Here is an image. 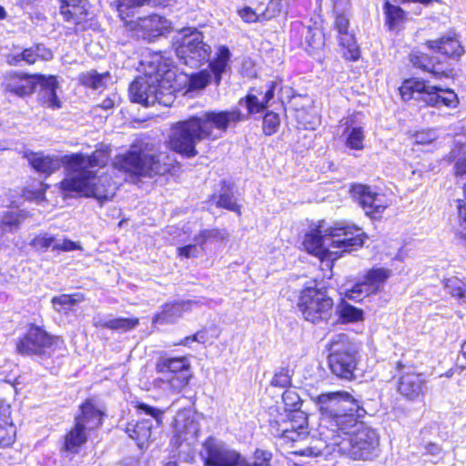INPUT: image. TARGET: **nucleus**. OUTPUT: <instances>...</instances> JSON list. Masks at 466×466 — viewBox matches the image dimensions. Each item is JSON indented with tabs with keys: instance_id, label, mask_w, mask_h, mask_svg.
I'll list each match as a JSON object with an SVG mask.
<instances>
[{
	"instance_id": "1",
	"label": "nucleus",
	"mask_w": 466,
	"mask_h": 466,
	"mask_svg": "<svg viewBox=\"0 0 466 466\" xmlns=\"http://www.w3.org/2000/svg\"><path fill=\"white\" fill-rule=\"evenodd\" d=\"M109 156L108 146H102L91 156L76 153L60 157L43 152L25 153L30 166L39 173L51 175L62 166L66 167L67 176L60 182V189L66 196L76 193L93 197L100 202L112 198L116 188V182L112 181L108 175H97L107 163Z\"/></svg>"
},
{
	"instance_id": "2",
	"label": "nucleus",
	"mask_w": 466,
	"mask_h": 466,
	"mask_svg": "<svg viewBox=\"0 0 466 466\" xmlns=\"http://www.w3.org/2000/svg\"><path fill=\"white\" fill-rule=\"evenodd\" d=\"M145 63L147 65L145 76L137 77L129 86L131 101L145 106L156 103L170 106L177 90L171 60L157 53Z\"/></svg>"
},
{
	"instance_id": "3",
	"label": "nucleus",
	"mask_w": 466,
	"mask_h": 466,
	"mask_svg": "<svg viewBox=\"0 0 466 466\" xmlns=\"http://www.w3.org/2000/svg\"><path fill=\"white\" fill-rule=\"evenodd\" d=\"M313 400L321 414L323 427L328 431L321 434L331 443H338L337 438L341 434L347 436L365 414L359 400L347 391L322 393Z\"/></svg>"
},
{
	"instance_id": "4",
	"label": "nucleus",
	"mask_w": 466,
	"mask_h": 466,
	"mask_svg": "<svg viewBox=\"0 0 466 466\" xmlns=\"http://www.w3.org/2000/svg\"><path fill=\"white\" fill-rule=\"evenodd\" d=\"M173 159L167 152H152L147 146L133 145L125 154L116 156L113 160L115 169L127 177H154L169 171Z\"/></svg>"
},
{
	"instance_id": "5",
	"label": "nucleus",
	"mask_w": 466,
	"mask_h": 466,
	"mask_svg": "<svg viewBox=\"0 0 466 466\" xmlns=\"http://www.w3.org/2000/svg\"><path fill=\"white\" fill-rule=\"evenodd\" d=\"M328 364L332 374L352 380L359 364V347L346 334L334 335L329 344Z\"/></svg>"
},
{
	"instance_id": "6",
	"label": "nucleus",
	"mask_w": 466,
	"mask_h": 466,
	"mask_svg": "<svg viewBox=\"0 0 466 466\" xmlns=\"http://www.w3.org/2000/svg\"><path fill=\"white\" fill-rule=\"evenodd\" d=\"M102 415L90 400L81 406V413L76 418L74 426L64 438L61 451L66 456L72 457L79 452L86 442L89 432L102 424Z\"/></svg>"
},
{
	"instance_id": "7",
	"label": "nucleus",
	"mask_w": 466,
	"mask_h": 466,
	"mask_svg": "<svg viewBox=\"0 0 466 466\" xmlns=\"http://www.w3.org/2000/svg\"><path fill=\"white\" fill-rule=\"evenodd\" d=\"M161 377L153 381L156 389L167 391V393H178L189 382L190 363L186 357L162 358L156 366Z\"/></svg>"
},
{
	"instance_id": "8",
	"label": "nucleus",
	"mask_w": 466,
	"mask_h": 466,
	"mask_svg": "<svg viewBox=\"0 0 466 466\" xmlns=\"http://www.w3.org/2000/svg\"><path fill=\"white\" fill-rule=\"evenodd\" d=\"M400 93L405 100L411 98L424 101L428 106H445L455 108L459 105L456 93L437 86H430L425 81L410 79L403 83Z\"/></svg>"
},
{
	"instance_id": "9",
	"label": "nucleus",
	"mask_w": 466,
	"mask_h": 466,
	"mask_svg": "<svg viewBox=\"0 0 466 466\" xmlns=\"http://www.w3.org/2000/svg\"><path fill=\"white\" fill-rule=\"evenodd\" d=\"M338 443L333 445L340 446L341 451L349 452L354 460H370L375 455L379 445L377 432L363 425L358 420V426L354 427L347 436L341 434L337 438Z\"/></svg>"
},
{
	"instance_id": "10",
	"label": "nucleus",
	"mask_w": 466,
	"mask_h": 466,
	"mask_svg": "<svg viewBox=\"0 0 466 466\" xmlns=\"http://www.w3.org/2000/svg\"><path fill=\"white\" fill-rule=\"evenodd\" d=\"M176 55L184 65L197 68L209 61L211 47L204 42L203 34L196 28H185L177 40Z\"/></svg>"
},
{
	"instance_id": "11",
	"label": "nucleus",
	"mask_w": 466,
	"mask_h": 466,
	"mask_svg": "<svg viewBox=\"0 0 466 466\" xmlns=\"http://www.w3.org/2000/svg\"><path fill=\"white\" fill-rule=\"evenodd\" d=\"M325 5L333 14V28L338 33L339 45L348 51L345 56L350 60H357L360 56V50L354 35L350 31V0H326Z\"/></svg>"
},
{
	"instance_id": "12",
	"label": "nucleus",
	"mask_w": 466,
	"mask_h": 466,
	"mask_svg": "<svg viewBox=\"0 0 466 466\" xmlns=\"http://www.w3.org/2000/svg\"><path fill=\"white\" fill-rule=\"evenodd\" d=\"M204 139L216 140L222 137L230 127L247 119L240 109L206 111L195 116Z\"/></svg>"
},
{
	"instance_id": "13",
	"label": "nucleus",
	"mask_w": 466,
	"mask_h": 466,
	"mask_svg": "<svg viewBox=\"0 0 466 466\" xmlns=\"http://www.w3.org/2000/svg\"><path fill=\"white\" fill-rule=\"evenodd\" d=\"M298 308L307 321L317 323L330 316L333 300L326 289L307 286L300 292Z\"/></svg>"
},
{
	"instance_id": "14",
	"label": "nucleus",
	"mask_w": 466,
	"mask_h": 466,
	"mask_svg": "<svg viewBox=\"0 0 466 466\" xmlns=\"http://www.w3.org/2000/svg\"><path fill=\"white\" fill-rule=\"evenodd\" d=\"M361 228L347 222H337L326 229V244L330 247L332 258L354 250L363 245Z\"/></svg>"
},
{
	"instance_id": "15",
	"label": "nucleus",
	"mask_w": 466,
	"mask_h": 466,
	"mask_svg": "<svg viewBox=\"0 0 466 466\" xmlns=\"http://www.w3.org/2000/svg\"><path fill=\"white\" fill-rule=\"evenodd\" d=\"M204 140L196 117H190L185 121L176 123L170 130L168 145L169 147L187 157L197 155L196 145Z\"/></svg>"
},
{
	"instance_id": "16",
	"label": "nucleus",
	"mask_w": 466,
	"mask_h": 466,
	"mask_svg": "<svg viewBox=\"0 0 466 466\" xmlns=\"http://www.w3.org/2000/svg\"><path fill=\"white\" fill-rule=\"evenodd\" d=\"M199 457L205 466H239L241 455L223 441L208 437L201 445Z\"/></svg>"
},
{
	"instance_id": "17",
	"label": "nucleus",
	"mask_w": 466,
	"mask_h": 466,
	"mask_svg": "<svg viewBox=\"0 0 466 466\" xmlns=\"http://www.w3.org/2000/svg\"><path fill=\"white\" fill-rule=\"evenodd\" d=\"M57 340V338L49 335L40 327L32 325L16 342V350L22 355H42Z\"/></svg>"
},
{
	"instance_id": "18",
	"label": "nucleus",
	"mask_w": 466,
	"mask_h": 466,
	"mask_svg": "<svg viewBox=\"0 0 466 466\" xmlns=\"http://www.w3.org/2000/svg\"><path fill=\"white\" fill-rule=\"evenodd\" d=\"M390 276V269L373 268L367 271L361 281L346 290L345 297L352 300H360L363 297L378 293L382 290Z\"/></svg>"
},
{
	"instance_id": "19",
	"label": "nucleus",
	"mask_w": 466,
	"mask_h": 466,
	"mask_svg": "<svg viewBox=\"0 0 466 466\" xmlns=\"http://www.w3.org/2000/svg\"><path fill=\"white\" fill-rule=\"evenodd\" d=\"M288 420L279 423L278 420L271 421V431L274 435L290 441H298L305 439L308 434V416L302 411L289 412Z\"/></svg>"
},
{
	"instance_id": "20",
	"label": "nucleus",
	"mask_w": 466,
	"mask_h": 466,
	"mask_svg": "<svg viewBox=\"0 0 466 466\" xmlns=\"http://www.w3.org/2000/svg\"><path fill=\"white\" fill-rule=\"evenodd\" d=\"M351 192L365 213L373 218L380 216L391 203L386 195L373 192L370 187L364 185L354 186Z\"/></svg>"
},
{
	"instance_id": "21",
	"label": "nucleus",
	"mask_w": 466,
	"mask_h": 466,
	"mask_svg": "<svg viewBox=\"0 0 466 466\" xmlns=\"http://www.w3.org/2000/svg\"><path fill=\"white\" fill-rule=\"evenodd\" d=\"M426 390V380L420 373L407 371L399 379L397 390L406 400L417 401L423 399Z\"/></svg>"
},
{
	"instance_id": "22",
	"label": "nucleus",
	"mask_w": 466,
	"mask_h": 466,
	"mask_svg": "<svg viewBox=\"0 0 466 466\" xmlns=\"http://www.w3.org/2000/svg\"><path fill=\"white\" fill-rule=\"evenodd\" d=\"M30 245L40 252H46L49 248L53 251L70 252L74 250H81L82 247L78 242L72 241L67 238H57L49 233H43L35 236Z\"/></svg>"
},
{
	"instance_id": "23",
	"label": "nucleus",
	"mask_w": 466,
	"mask_h": 466,
	"mask_svg": "<svg viewBox=\"0 0 466 466\" xmlns=\"http://www.w3.org/2000/svg\"><path fill=\"white\" fill-rule=\"evenodd\" d=\"M39 75L8 73L3 83L5 90L18 96L31 94L37 86Z\"/></svg>"
},
{
	"instance_id": "24",
	"label": "nucleus",
	"mask_w": 466,
	"mask_h": 466,
	"mask_svg": "<svg viewBox=\"0 0 466 466\" xmlns=\"http://www.w3.org/2000/svg\"><path fill=\"white\" fill-rule=\"evenodd\" d=\"M170 28V22L158 15L140 17L134 29L137 35L152 41L155 37L164 34Z\"/></svg>"
},
{
	"instance_id": "25",
	"label": "nucleus",
	"mask_w": 466,
	"mask_h": 466,
	"mask_svg": "<svg viewBox=\"0 0 466 466\" xmlns=\"http://www.w3.org/2000/svg\"><path fill=\"white\" fill-rule=\"evenodd\" d=\"M426 46L433 52L447 57L458 59L464 54V48L454 35L441 36L436 40H429Z\"/></svg>"
},
{
	"instance_id": "26",
	"label": "nucleus",
	"mask_w": 466,
	"mask_h": 466,
	"mask_svg": "<svg viewBox=\"0 0 466 466\" xmlns=\"http://www.w3.org/2000/svg\"><path fill=\"white\" fill-rule=\"evenodd\" d=\"M321 233L320 229H315L308 233L303 241L305 249L321 260L326 258L336 259V258H332L331 251L333 250L326 244V232L324 235Z\"/></svg>"
},
{
	"instance_id": "27",
	"label": "nucleus",
	"mask_w": 466,
	"mask_h": 466,
	"mask_svg": "<svg viewBox=\"0 0 466 466\" xmlns=\"http://www.w3.org/2000/svg\"><path fill=\"white\" fill-rule=\"evenodd\" d=\"M40 90L38 93L39 102L49 108L56 109L61 106V102L56 96L57 82L55 76H45L39 75L38 83Z\"/></svg>"
},
{
	"instance_id": "28",
	"label": "nucleus",
	"mask_w": 466,
	"mask_h": 466,
	"mask_svg": "<svg viewBox=\"0 0 466 466\" xmlns=\"http://www.w3.org/2000/svg\"><path fill=\"white\" fill-rule=\"evenodd\" d=\"M60 14L65 21L78 25L88 15L87 0H61Z\"/></svg>"
},
{
	"instance_id": "29",
	"label": "nucleus",
	"mask_w": 466,
	"mask_h": 466,
	"mask_svg": "<svg viewBox=\"0 0 466 466\" xmlns=\"http://www.w3.org/2000/svg\"><path fill=\"white\" fill-rule=\"evenodd\" d=\"M198 304V301L186 300L166 304L160 313L155 315L153 319L154 324H167L177 320L181 315L190 310L194 306Z\"/></svg>"
},
{
	"instance_id": "30",
	"label": "nucleus",
	"mask_w": 466,
	"mask_h": 466,
	"mask_svg": "<svg viewBox=\"0 0 466 466\" xmlns=\"http://www.w3.org/2000/svg\"><path fill=\"white\" fill-rule=\"evenodd\" d=\"M175 433L177 441H189L197 439L199 425L195 419L186 412L178 413L175 419Z\"/></svg>"
},
{
	"instance_id": "31",
	"label": "nucleus",
	"mask_w": 466,
	"mask_h": 466,
	"mask_svg": "<svg viewBox=\"0 0 466 466\" xmlns=\"http://www.w3.org/2000/svg\"><path fill=\"white\" fill-rule=\"evenodd\" d=\"M358 116L355 115L345 122L344 135L346 137V146L353 150H362L364 148L365 133L363 127L358 125L355 120Z\"/></svg>"
},
{
	"instance_id": "32",
	"label": "nucleus",
	"mask_w": 466,
	"mask_h": 466,
	"mask_svg": "<svg viewBox=\"0 0 466 466\" xmlns=\"http://www.w3.org/2000/svg\"><path fill=\"white\" fill-rule=\"evenodd\" d=\"M152 427L151 420H141L135 424L129 423L127 427V432L131 439L137 441L140 449H144L151 437Z\"/></svg>"
},
{
	"instance_id": "33",
	"label": "nucleus",
	"mask_w": 466,
	"mask_h": 466,
	"mask_svg": "<svg viewBox=\"0 0 466 466\" xmlns=\"http://www.w3.org/2000/svg\"><path fill=\"white\" fill-rule=\"evenodd\" d=\"M231 53L226 46L217 47L215 57L209 62L210 70L217 84H219L222 74L229 69Z\"/></svg>"
},
{
	"instance_id": "34",
	"label": "nucleus",
	"mask_w": 466,
	"mask_h": 466,
	"mask_svg": "<svg viewBox=\"0 0 466 466\" xmlns=\"http://www.w3.org/2000/svg\"><path fill=\"white\" fill-rule=\"evenodd\" d=\"M139 323L137 318H115V319H103L100 317L94 319V325L96 328H106L113 330L126 332L135 329Z\"/></svg>"
},
{
	"instance_id": "35",
	"label": "nucleus",
	"mask_w": 466,
	"mask_h": 466,
	"mask_svg": "<svg viewBox=\"0 0 466 466\" xmlns=\"http://www.w3.org/2000/svg\"><path fill=\"white\" fill-rule=\"evenodd\" d=\"M38 57L47 60L52 57V54L40 46H36L35 47H29L19 54L11 56L8 61L11 65H19L21 62L31 65L34 64Z\"/></svg>"
},
{
	"instance_id": "36",
	"label": "nucleus",
	"mask_w": 466,
	"mask_h": 466,
	"mask_svg": "<svg viewBox=\"0 0 466 466\" xmlns=\"http://www.w3.org/2000/svg\"><path fill=\"white\" fill-rule=\"evenodd\" d=\"M15 426L10 418L8 409L0 410V446L8 447L15 440Z\"/></svg>"
},
{
	"instance_id": "37",
	"label": "nucleus",
	"mask_w": 466,
	"mask_h": 466,
	"mask_svg": "<svg viewBox=\"0 0 466 466\" xmlns=\"http://www.w3.org/2000/svg\"><path fill=\"white\" fill-rule=\"evenodd\" d=\"M384 10L386 24L390 30H399L406 20L405 12L400 6L391 5L388 0L385 1Z\"/></svg>"
},
{
	"instance_id": "38",
	"label": "nucleus",
	"mask_w": 466,
	"mask_h": 466,
	"mask_svg": "<svg viewBox=\"0 0 466 466\" xmlns=\"http://www.w3.org/2000/svg\"><path fill=\"white\" fill-rule=\"evenodd\" d=\"M337 314L342 323H354L364 319L363 310L346 301H341L337 307Z\"/></svg>"
},
{
	"instance_id": "39",
	"label": "nucleus",
	"mask_w": 466,
	"mask_h": 466,
	"mask_svg": "<svg viewBox=\"0 0 466 466\" xmlns=\"http://www.w3.org/2000/svg\"><path fill=\"white\" fill-rule=\"evenodd\" d=\"M444 289L460 303H466V279L451 277L443 281Z\"/></svg>"
},
{
	"instance_id": "40",
	"label": "nucleus",
	"mask_w": 466,
	"mask_h": 466,
	"mask_svg": "<svg viewBox=\"0 0 466 466\" xmlns=\"http://www.w3.org/2000/svg\"><path fill=\"white\" fill-rule=\"evenodd\" d=\"M410 62L413 66L421 68L424 71H428L434 76H441L444 73L443 69L437 68V65L433 63L432 58L429 57L426 54L413 52L410 55Z\"/></svg>"
},
{
	"instance_id": "41",
	"label": "nucleus",
	"mask_w": 466,
	"mask_h": 466,
	"mask_svg": "<svg viewBox=\"0 0 466 466\" xmlns=\"http://www.w3.org/2000/svg\"><path fill=\"white\" fill-rule=\"evenodd\" d=\"M109 78L108 73L97 74L96 71H88L83 73L79 79L84 86L97 90L105 87Z\"/></svg>"
},
{
	"instance_id": "42",
	"label": "nucleus",
	"mask_w": 466,
	"mask_h": 466,
	"mask_svg": "<svg viewBox=\"0 0 466 466\" xmlns=\"http://www.w3.org/2000/svg\"><path fill=\"white\" fill-rule=\"evenodd\" d=\"M228 238V233L225 229H203L194 238V241L199 245L201 249L205 243L208 241H223Z\"/></svg>"
},
{
	"instance_id": "43",
	"label": "nucleus",
	"mask_w": 466,
	"mask_h": 466,
	"mask_svg": "<svg viewBox=\"0 0 466 466\" xmlns=\"http://www.w3.org/2000/svg\"><path fill=\"white\" fill-rule=\"evenodd\" d=\"M83 300V297L80 295H67L63 294L58 297H54L52 299V304L54 309L58 312H66L67 310L72 309V308L81 302Z\"/></svg>"
},
{
	"instance_id": "44",
	"label": "nucleus",
	"mask_w": 466,
	"mask_h": 466,
	"mask_svg": "<svg viewBox=\"0 0 466 466\" xmlns=\"http://www.w3.org/2000/svg\"><path fill=\"white\" fill-rule=\"evenodd\" d=\"M239 105H244L247 107V115H252L261 112L267 105L265 101L259 99L254 94H248L245 98L239 100Z\"/></svg>"
},
{
	"instance_id": "45",
	"label": "nucleus",
	"mask_w": 466,
	"mask_h": 466,
	"mask_svg": "<svg viewBox=\"0 0 466 466\" xmlns=\"http://www.w3.org/2000/svg\"><path fill=\"white\" fill-rule=\"evenodd\" d=\"M21 215L18 211H10L4 215L0 225L3 226V236L6 232H13L18 228L21 221Z\"/></svg>"
},
{
	"instance_id": "46",
	"label": "nucleus",
	"mask_w": 466,
	"mask_h": 466,
	"mask_svg": "<svg viewBox=\"0 0 466 466\" xmlns=\"http://www.w3.org/2000/svg\"><path fill=\"white\" fill-rule=\"evenodd\" d=\"M282 400L285 404L287 411H299L300 410L301 400L299 394L294 390H287L282 394Z\"/></svg>"
},
{
	"instance_id": "47",
	"label": "nucleus",
	"mask_w": 466,
	"mask_h": 466,
	"mask_svg": "<svg viewBox=\"0 0 466 466\" xmlns=\"http://www.w3.org/2000/svg\"><path fill=\"white\" fill-rule=\"evenodd\" d=\"M211 81V75L204 70L196 75L191 76L188 82V90H200L208 86Z\"/></svg>"
},
{
	"instance_id": "48",
	"label": "nucleus",
	"mask_w": 466,
	"mask_h": 466,
	"mask_svg": "<svg viewBox=\"0 0 466 466\" xmlns=\"http://www.w3.org/2000/svg\"><path fill=\"white\" fill-rule=\"evenodd\" d=\"M271 453L263 450H256L254 452L253 463H248L244 458L241 457L239 466H270Z\"/></svg>"
},
{
	"instance_id": "49",
	"label": "nucleus",
	"mask_w": 466,
	"mask_h": 466,
	"mask_svg": "<svg viewBox=\"0 0 466 466\" xmlns=\"http://www.w3.org/2000/svg\"><path fill=\"white\" fill-rule=\"evenodd\" d=\"M148 0H116V7L122 20L129 15V10L143 5Z\"/></svg>"
},
{
	"instance_id": "50",
	"label": "nucleus",
	"mask_w": 466,
	"mask_h": 466,
	"mask_svg": "<svg viewBox=\"0 0 466 466\" xmlns=\"http://www.w3.org/2000/svg\"><path fill=\"white\" fill-rule=\"evenodd\" d=\"M279 116L273 112H268L263 119V131L266 135L270 136L277 132L279 127Z\"/></svg>"
},
{
	"instance_id": "51",
	"label": "nucleus",
	"mask_w": 466,
	"mask_h": 466,
	"mask_svg": "<svg viewBox=\"0 0 466 466\" xmlns=\"http://www.w3.org/2000/svg\"><path fill=\"white\" fill-rule=\"evenodd\" d=\"M439 137L436 129H424L416 132L413 135V139L419 145H430Z\"/></svg>"
},
{
	"instance_id": "52",
	"label": "nucleus",
	"mask_w": 466,
	"mask_h": 466,
	"mask_svg": "<svg viewBox=\"0 0 466 466\" xmlns=\"http://www.w3.org/2000/svg\"><path fill=\"white\" fill-rule=\"evenodd\" d=\"M217 205L218 207L227 208L228 210L237 212L238 214H240L239 207L236 203L232 194L229 191H225L222 193L218 200Z\"/></svg>"
},
{
	"instance_id": "53",
	"label": "nucleus",
	"mask_w": 466,
	"mask_h": 466,
	"mask_svg": "<svg viewBox=\"0 0 466 466\" xmlns=\"http://www.w3.org/2000/svg\"><path fill=\"white\" fill-rule=\"evenodd\" d=\"M137 409L140 413H144L145 415L150 416L152 419L155 420L157 425H160L162 423V417L164 414V411L154 408L152 406H149L145 403H140L137 406Z\"/></svg>"
},
{
	"instance_id": "54",
	"label": "nucleus",
	"mask_w": 466,
	"mask_h": 466,
	"mask_svg": "<svg viewBox=\"0 0 466 466\" xmlns=\"http://www.w3.org/2000/svg\"><path fill=\"white\" fill-rule=\"evenodd\" d=\"M198 244L195 242V244H190L182 248H177V254L180 257H185L187 258H196L199 254V249L201 248H198Z\"/></svg>"
},
{
	"instance_id": "55",
	"label": "nucleus",
	"mask_w": 466,
	"mask_h": 466,
	"mask_svg": "<svg viewBox=\"0 0 466 466\" xmlns=\"http://www.w3.org/2000/svg\"><path fill=\"white\" fill-rule=\"evenodd\" d=\"M290 379L285 372H279L275 374L271 380V384L275 387L284 388L289 385Z\"/></svg>"
},
{
	"instance_id": "56",
	"label": "nucleus",
	"mask_w": 466,
	"mask_h": 466,
	"mask_svg": "<svg viewBox=\"0 0 466 466\" xmlns=\"http://www.w3.org/2000/svg\"><path fill=\"white\" fill-rule=\"evenodd\" d=\"M238 14L245 22L251 23L257 20V15L250 7L239 10Z\"/></svg>"
},
{
	"instance_id": "57",
	"label": "nucleus",
	"mask_w": 466,
	"mask_h": 466,
	"mask_svg": "<svg viewBox=\"0 0 466 466\" xmlns=\"http://www.w3.org/2000/svg\"><path fill=\"white\" fill-rule=\"evenodd\" d=\"M115 97L116 96H114V97H107L103 100L101 104L94 107V112L96 113L99 109H103L105 111L112 109L115 106Z\"/></svg>"
},
{
	"instance_id": "58",
	"label": "nucleus",
	"mask_w": 466,
	"mask_h": 466,
	"mask_svg": "<svg viewBox=\"0 0 466 466\" xmlns=\"http://www.w3.org/2000/svg\"><path fill=\"white\" fill-rule=\"evenodd\" d=\"M283 9L282 0H270L268 4V10L271 11L273 15L280 13Z\"/></svg>"
},
{
	"instance_id": "59",
	"label": "nucleus",
	"mask_w": 466,
	"mask_h": 466,
	"mask_svg": "<svg viewBox=\"0 0 466 466\" xmlns=\"http://www.w3.org/2000/svg\"><path fill=\"white\" fill-rule=\"evenodd\" d=\"M277 86H278L277 82L269 83V86H268L265 95L262 97V100L265 101L266 105L274 97V93H275V89H276Z\"/></svg>"
},
{
	"instance_id": "60",
	"label": "nucleus",
	"mask_w": 466,
	"mask_h": 466,
	"mask_svg": "<svg viewBox=\"0 0 466 466\" xmlns=\"http://www.w3.org/2000/svg\"><path fill=\"white\" fill-rule=\"evenodd\" d=\"M25 196L27 198H34L37 201L43 200L45 198V189L42 187V186H40V187L35 192H33L32 194L30 191L26 190Z\"/></svg>"
},
{
	"instance_id": "61",
	"label": "nucleus",
	"mask_w": 466,
	"mask_h": 466,
	"mask_svg": "<svg viewBox=\"0 0 466 466\" xmlns=\"http://www.w3.org/2000/svg\"><path fill=\"white\" fill-rule=\"evenodd\" d=\"M454 168L457 176L466 175V159L458 160Z\"/></svg>"
},
{
	"instance_id": "62",
	"label": "nucleus",
	"mask_w": 466,
	"mask_h": 466,
	"mask_svg": "<svg viewBox=\"0 0 466 466\" xmlns=\"http://www.w3.org/2000/svg\"><path fill=\"white\" fill-rule=\"evenodd\" d=\"M425 449L426 451L431 455H438L441 453V448L435 443H429Z\"/></svg>"
},
{
	"instance_id": "63",
	"label": "nucleus",
	"mask_w": 466,
	"mask_h": 466,
	"mask_svg": "<svg viewBox=\"0 0 466 466\" xmlns=\"http://www.w3.org/2000/svg\"><path fill=\"white\" fill-rule=\"evenodd\" d=\"M192 339H194L197 342L199 343H205L206 342V335L204 332H198L195 335H193Z\"/></svg>"
},
{
	"instance_id": "64",
	"label": "nucleus",
	"mask_w": 466,
	"mask_h": 466,
	"mask_svg": "<svg viewBox=\"0 0 466 466\" xmlns=\"http://www.w3.org/2000/svg\"><path fill=\"white\" fill-rule=\"evenodd\" d=\"M193 336H188V337H186L183 340H181L178 344L179 345H184V346H188L191 342H194L195 340L192 339Z\"/></svg>"
}]
</instances>
